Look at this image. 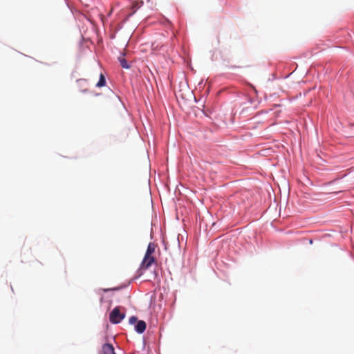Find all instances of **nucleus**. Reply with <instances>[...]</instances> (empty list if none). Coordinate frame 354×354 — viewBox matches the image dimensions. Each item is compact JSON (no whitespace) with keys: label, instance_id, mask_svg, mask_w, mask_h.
Listing matches in <instances>:
<instances>
[{"label":"nucleus","instance_id":"nucleus-7","mask_svg":"<svg viewBox=\"0 0 354 354\" xmlns=\"http://www.w3.org/2000/svg\"><path fill=\"white\" fill-rule=\"evenodd\" d=\"M105 84H106L105 77H104V75L102 73H101L100 75V80H99L98 82L96 84V86L102 87V86H105Z\"/></svg>","mask_w":354,"mask_h":354},{"label":"nucleus","instance_id":"nucleus-9","mask_svg":"<svg viewBox=\"0 0 354 354\" xmlns=\"http://www.w3.org/2000/svg\"><path fill=\"white\" fill-rule=\"evenodd\" d=\"M118 288H112V290H117ZM104 292H108L109 290H111V289H104L103 290Z\"/></svg>","mask_w":354,"mask_h":354},{"label":"nucleus","instance_id":"nucleus-2","mask_svg":"<svg viewBox=\"0 0 354 354\" xmlns=\"http://www.w3.org/2000/svg\"><path fill=\"white\" fill-rule=\"evenodd\" d=\"M155 262L156 259L153 255L145 254L141 263L140 270H145L148 269Z\"/></svg>","mask_w":354,"mask_h":354},{"label":"nucleus","instance_id":"nucleus-5","mask_svg":"<svg viewBox=\"0 0 354 354\" xmlns=\"http://www.w3.org/2000/svg\"><path fill=\"white\" fill-rule=\"evenodd\" d=\"M156 247V244H154L153 243H149L147 246V249L145 254L153 255V254L155 252Z\"/></svg>","mask_w":354,"mask_h":354},{"label":"nucleus","instance_id":"nucleus-6","mask_svg":"<svg viewBox=\"0 0 354 354\" xmlns=\"http://www.w3.org/2000/svg\"><path fill=\"white\" fill-rule=\"evenodd\" d=\"M118 60L120 63V65L122 68H126V69H128L129 68V65L127 64V60L125 59V58L124 57V55H121L118 57Z\"/></svg>","mask_w":354,"mask_h":354},{"label":"nucleus","instance_id":"nucleus-1","mask_svg":"<svg viewBox=\"0 0 354 354\" xmlns=\"http://www.w3.org/2000/svg\"><path fill=\"white\" fill-rule=\"evenodd\" d=\"M125 317V314L121 313L119 307H115L109 315V320L112 324H118Z\"/></svg>","mask_w":354,"mask_h":354},{"label":"nucleus","instance_id":"nucleus-4","mask_svg":"<svg viewBox=\"0 0 354 354\" xmlns=\"http://www.w3.org/2000/svg\"><path fill=\"white\" fill-rule=\"evenodd\" d=\"M135 328L138 333H142L146 329V323L142 320L138 321Z\"/></svg>","mask_w":354,"mask_h":354},{"label":"nucleus","instance_id":"nucleus-8","mask_svg":"<svg viewBox=\"0 0 354 354\" xmlns=\"http://www.w3.org/2000/svg\"><path fill=\"white\" fill-rule=\"evenodd\" d=\"M137 322V318L134 316H132L129 318V323L131 324H134Z\"/></svg>","mask_w":354,"mask_h":354},{"label":"nucleus","instance_id":"nucleus-3","mask_svg":"<svg viewBox=\"0 0 354 354\" xmlns=\"http://www.w3.org/2000/svg\"><path fill=\"white\" fill-rule=\"evenodd\" d=\"M100 354H115L113 346L110 344H104L102 346Z\"/></svg>","mask_w":354,"mask_h":354}]
</instances>
